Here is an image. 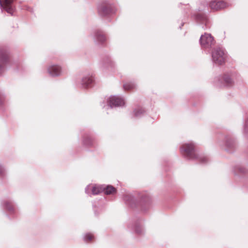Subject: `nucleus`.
Masks as SVG:
<instances>
[{
	"label": "nucleus",
	"instance_id": "f257e3e1",
	"mask_svg": "<svg viewBox=\"0 0 248 248\" xmlns=\"http://www.w3.org/2000/svg\"><path fill=\"white\" fill-rule=\"evenodd\" d=\"M181 153L189 159L197 158L201 163L206 162L208 158L207 156L203 155L198 156L194 151V146L192 143H186L184 144L181 148Z\"/></svg>",
	"mask_w": 248,
	"mask_h": 248
},
{
	"label": "nucleus",
	"instance_id": "f03ea898",
	"mask_svg": "<svg viewBox=\"0 0 248 248\" xmlns=\"http://www.w3.org/2000/svg\"><path fill=\"white\" fill-rule=\"evenodd\" d=\"M212 58L214 63L221 65L225 62V54L224 51L219 47L214 49L212 53Z\"/></svg>",
	"mask_w": 248,
	"mask_h": 248
},
{
	"label": "nucleus",
	"instance_id": "7ed1b4c3",
	"mask_svg": "<svg viewBox=\"0 0 248 248\" xmlns=\"http://www.w3.org/2000/svg\"><path fill=\"white\" fill-rule=\"evenodd\" d=\"M200 42L202 48H209L214 45L215 42L213 37L208 33H205L201 36Z\"/></svg>",
	"mask_w": 248,
	"mask_h": 248
},
{
	"label": "nucleus",
	"instance_id": "20e7f679",
	"mask_svg": "<svg viewBox=\"0 0 248 248\" xmlns=\"http://www.w3.org/2000/svg\"><path fill=\"white\" fill-rule=\"evenodd\" d=\"M108 102L111 108L114 107L122 106L124 104V100L117 96H111Z\"/></svg>",
	"mask_w": 248,
	"mask_h": 248
},
{
	"label": "nucleus",
	"instance_id": "39448f33",
	"mask_svg": "<svg viewBox=\"0 0 248 248\" xmlns=\"http://www.w3.org/2000/svg\"><path fill=\"white\" fill-rule=\"evenodd\" d=\"M0 0V6L1 8L5 9L8 13L13 15L14 9L13 6V2L14 0Z\"/></svg>",
	"mask_w": 248,
	"mask_h": 248
},
{
	"label": "nucleus",
	"instance_id": "423d86ee",
	"mask_svg": "<svg viewBox=\"0 0 248 248\" xmlns=\"http://www.w3.org/2000/svg\"><path fill=\"white\" fill-rule=\"evenodd\" d=\"M226 6V3L222 1H212L210 4V8L215 11L222 9Z\"/></svg>",
	"mask_w": 248,
	"mask_h": 248
},
{
	"label": "nucleus",
	"instance_id": "0eeeda50",
	"mask_svg": "<svg viewBox=\"0 0 248 248\" xmlns=\"http://www.w3.org/2000/svg\"><path fill=\"white\" fill-rule=\"evenodd\" d=\"M0 74L5 69V65L7 62L8 56L6 52H1L0 54Z\"/></svg>",
	"mask_w": 248,
	"mask_h": 248
},
{
	"label": "nucleus",
	"instance_id": "6e6552de",
	"mask_svg": "<svg viewBox=\"0 0 248 248\" xmlns=\"http://www.w3.org/2000/svg\"><path fill=\"white\" fill-rule=\"evenodd\" d=\"M48 71L52 76H57L61 74V69L58 65H52L48 68Z\"/></svg>",
	"mask_w": 248,
	"mask_h": 248
},
{
	"label": "nucleus",
	"instance_id": "1a4fd4ad",
	"mask_svg": "<svg viewBox=\"0 0 248 248\" xmlns=\"http://www.w3.org/2000/svg\"><path fill=\"white\" fill-rule=\"evenodd\" d=\"M93 81V79L92 77H85L82 80V85L83 87L87 88L90 86Z\"/></svg>",
	"mask_w": 248,
	"mask_h": 248
},
{
	"label": "nucleus",
	"instance_id": "9d476101",
	"mask_svg": "<svg viewBox=\"0 0 248 248\" xmlns=\"http://www.w3.org/2000/svg\"><path fill=\"white\" fill-rule=\"evenodd\" d=\"M98 12L102 16H106L109 13V9L106 6H101L98 8Z\"/></svg>",
	"mask_w": 248,
	"mask_h": 248
},
{
	"label": "nucleus",
	"instance_id": "9b49d317",
	"mask_svg": "<svg viewBox=\"0 0 248 248\" xmlns=\"http://www.w3.org/2000/svg\"><path fill=\"white\" fill-rule=\"evenodd\" d=\"M104 188H102V187L100 186H94L92 188V193L93 195H97L102 192Z\"/></svg>",
	"mask_w": 248,
	"mask_h": 248
},
{
	"label": "nucleus",
	"instance_id": "f8f14e48",
	"mask_svg": "<svg viewBox=\"0 0 248 248\" xmlns=\"http://www.w3.org/2000/svg\"><path fill=\"white\" fill-rule=\"evenodd\" d=\"M96 39L100 42H103L106 40V37L100 31H98L96 34Z\"/></svg>",
	"mask_w": 248,
	"mask_h": 248
},
{
	"label": "nucleus",
	"instance_id": "ddd939ff",
	"mask_svg": "<svg viewBox=\"0 0 248 248\" xmlns=\"http://www.w3.org/2000/svg\"><path fill=\"white\" fill-rule=\"evenodd\" d=\"M136 85L132 82H128L124 85V88L125 90H131L134 89Z\"/></svg>",
	"mask_w": 248,
	"mask_h": 248
},
{
	"label": "nucleus",
	"instance_id": "4468645a",
	"mask_svg": "<svg viewBox=\"0 0 248 248\" xmlns=\"http://www.w3.org/2000/svg\"><path fill=\"white\" fill-rule=\"evenodd\" d=\"M115 191V188L111 186H108L105 189V193L106 194H113Z\"/></svg>",
	"mask_w": 248,
	"mask_h": 248
},
{
	"label": "nucleus",
	"instance_id": "2eb2a0df",
	"mask_svg": "<svg viewBox=\"0 0 248 248\" xmlns=\"http://www.w3.org/2000/svg\"><path fill=\"white\" fill-rule=\"evenodd\" d=\"M144 112V110L142 108H139L138 110H134L135 116L139 117L141 116Z\"/></svg>",
	"mask_w": 248,
	"mask_h": 248
},
{
	"label": "nucleus",
	"instance_id": "dca6fc26",
	"mask_svg": "<svg viewBox=\"0 0 248 248\" xmlns=\"http://www.w3.org/2000/svg\"><path fill=\"white\" fill-rule=\"evenodd\" d=\"M93 238V236L91 233H87L84 237V239L85 241L87 242L91 241Z\"/></svg>",
	"mask_w": 248,
	"mask_h": 248
},
{
	"label": "nucleus",
	"instance_id": "f3484780",
	"mask_svg": "<svg viewBox=\"0 0 248 248\" xmlns=\"http://www.w3.org/2000/svg\"><path fill=\"white\" fill-rule=\"evenodd\" d=\"M224 80L225 83H226V84L228 85H229V84H231V83H232V79L228 76H225V77L224 78Z\"/></svg>",
	"mask_w": 248,
	"mask_h": 248
},
{
	"label": "nucleus",
	"instance_id": "a211bd4d",
	"mask_svg": "<svg viewBox=\"0 0 248 248\" xmlns=\"http://www.w3.org/2000/svg\"><path fill=\"white\" fill-rule=\"evenodd\" d=\"M244 128H245V132H247V130H248V119L247 120V121L245 123Z\"/></svg>",
	"mask_w": 248,
	"mask_h": 248
},
{
	"label": "nucleus",
	"instance_id": "6ab92c4d",
	"mask_svg": "<svg viewBox=\"0 0 248 248\" xmlns=\"http://www.w3.org/2000/svg\"><path fill=\"white\" fill-rule=\"evenodd\" d=\"M91 187V186H87V187L85 189V192H86V193L88 194L89 193V189H90Z\"/></svg>",
	"mask_w": 248,
	"mask_h": 248
},
{
	"label": "nucleus",
	"instance_id": "aec40b11",
	"mask_svg": "<svg viewBox=\"0 0 248 248\" xmlns=\"http://www.w3.org/2000/svg\"><path fill=\"white\" fill-rule=\"evenodd\" d=\"M3 168L1 166H0V173L2 174L3 173Z\"/></svg>",
	"mask_w": 248,
	"mask_h": 248
},
{
	"label": "nucleus",
	"instance_id": "412c9836",
	"mask_svg": "<svg viewBox=\"0 0 248 248\" xmlns=\"http://www.w3.org/2000/svg\"><path fill=\"white\" fill-rule=\"evenodd\" d=\"M136 232H137V233H140L141 232L140 231H139V228H137L136 230Z\"/></svg>",
	"mask_w": 248,
	"mask_h": 248
},
{
	"label": "nucleus",
	"instance_id": "4be33fe9",
	"mask_svg": "<svg viewBox=\"0 0 248 248\" xmlns=\"http://www.w3.org/2000/svg\"><path fill=\"white\" fill-rule=\"evenodd\" d=\"M6 208H7L8 210H12V209L11 208H10V207H9L8 205H6Z\"/></svg>",
	"mask_w": 248,
	"mask_h": 248
},
{
	"label": "nucleus",
	"instance_id": "5701e85b",
	"mask_svg": "<svg viewBox=\"0 0 248 248\" xmlns=\"http://www.w3.org/2000/svg\"><path fill=\"white\" fill-rule=\"evenodd\" d=\"M127 196H125V197H124V201H128V199H127Z\"/></svg>",
	"mask_w": 248,
	"mask_h": 248
},
{
	"label": "nucleus",
	"instance_id": "b1692460",
	"mask_svg": "<svg viewBox=\"0 0 248 248\" xmlns=\"http://www.w3.org/2000/svg\"><path fill=\"white\" fill-rule=\"evenodd\" d=\"M240 171L242 172H244V171L242 170V169L240 168V170H239Z\"/></svg>",
	"mask_w": 248,
	"mask_h": 248
},
{
	"label": "nucleus",
	"instance_id": "393cba45",
	"mask_svg": "<svg viewBox=\"0 0 248 248\" xmlns=\"http://www.w3.org/2000/svg\"><path fill=\"white\" fill-rule=\"evenodd\" d=\"M2 97L0 96V103L1 102Z\"/></svg>",
	"mask_w": 248,
	"mask_h": 248
},
{
	"label": "nucleus",
	"instance_id": "a878e982",
	"mask_svg": "<svg viewBox=\"0 0 248 248\" xmlns=\"http://www.w3.org/2000/svg\"><path fill=\"white\" fill-rule=\"evenodd\" d=\"M227 146H229V143H227Z\"/></svg>",
	"mask_w": 248,
	"mask_h": 248
}]
</instances>
